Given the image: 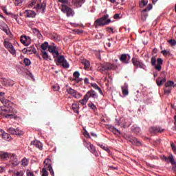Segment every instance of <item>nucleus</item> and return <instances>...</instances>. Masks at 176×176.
<instances>
[{
	"label": "nucleus",
	"mask_w": 176,
	"mask_h": 176,
	"mask_svg": "<svg viewBox=\"0 0 176 176\" xmlns=\"http://www.w3.org/2000/svg\"><path fill=\"white\" fill-rule=\"evenodd\" d=\"M0 101L5 107L1 108L0 116H1V118H6V119H13V118H14V112H13V109L10 107L12 104L10 100L1 98Z\"/></svg>",
	"instance_id": "f257e3e1"
},
{
	"label": "nucleus",
	"mask_w": 176,
	"mask_h": 176,
	"mask_svg": "<svg viewBox=\"0 0 176 176\" xmlns=\"http://www.w3.org/2000/svg\"><path fill=\"white\" fill-rule=\"evenodd\" d=\"M116 65L115 64L104 63L103 64H100L98 66V71L102 74H107V71H111V69H115Z\"/></svg>",
	"instance_id": "f03ea898"
},
{
	"label": "nucleus",
	"mask_w": 176,
	"mask_h": 176,
	"mask_svg": "<svg viewBox=\"0 0 176 176\" xmlns=\"http://www.w3.org/2000/svg\"><path fill=\"white\" fill-rule=\"evenodd\" d=\"M109 17V15L108 14L104 15L100 19H97L95 21L96 25H98V27H104V25H108L109 23H111V19H108Z\"/></svg>",
	"instance_id": "7ed1b4c3"
},
{
	"label": "nucleus",
	"mask_w": 176,
	"mask_h": 176,
	"mask_svg": "<svg viewBox=\"0 0 176 176\" xmlns=\"http://www.w3.org/2000/svg\"><path fill=\"white\" fill-rule=\"evenodd\" d=\"M151 64L153 67H155V69L157 71H162V65H163V59L158 58L157 59V64L156 65V57L152 56Z\"/></svg>",
	"instance_id": "20e7f679"
},
{
	"label": "nucleus",
	"mask_w": 176,
	"mask_h": 176,
	"mask_svg": "<svg viewBox=\"0 0 176 176\" xmlns=\"http://www.w3.org/2000/svg\"><path fill=\"white\" fill-rule=\"evenodd\" d=\"M36 12L39 13H45L46 12V1H43L42 3H37L36 6L33 8Z\"/></svg>",
	"instance_id": "39448f33"
},
{
	"label": "nucleus",
	"mask_w": 176,
	"mask_h": 176,
	"mask_svg": "<svg viewBox=\"0 0 176 176\" xmlns=\"http://www.w3.org/2000/svg\"><path fill=\"white\" fill-rule=\"evenodd\" d=\"M4 47H6V49H8V52L13 56L16 54V50L14 49V47L13 46V44H12V43H10L9 41L5 40Z\"/></svg>",
	"instance_id": "423d86ee"
},
{
	"label": "nucleus",
	"mask_w": 176,
	"mask_h": 176,
	"mask_svg": "<svg viewBox=\"0 0 176 176\" xmlns=\"http://www.w3.org/2000/svg\"><path fill=\"white\" fill-rule=\"evenodd\" d=\"M68 6H63L61 10L63 13H66L67 17H72L75 14V12Z\"/></svg>",
	"instance_id": "0eeeda50"
},
{
	"label": "nucleus",
	"mask_w": 176,
	"mask_h": 176,
	"mask_svg": "<svg viewBox=\"0 0 176 176\" xmlns=\"http://www.w3.org/2000/svg\"><path fill=\"white\" fill-rule=\"evenodd\" d=\"M153 8L152 4H148L147 7L142 11V21H146V19L148 18V12Z\"/></svg>",
	"instance_id": "6e6552de"
},
{
	"label": "nucleus",
	"mask_w": 176,
	"mask_h": 176,
	"mask_svg": "<svg viewBox=\"0 0 176 176\" xmlns=\"http://www.w3.org/2000/svg\"><path fill=\"white\" fill-rule=\"evenodd\" d=\"M7 131L8 133H10V134H12L13 135H23V134H24V132H23V131L12 127L8 128L7 129Z\"/></svg>",
	"instance_id": "1a4fd4ad"
},
{
	"label": "nucleus",
	"mask_w": 176,
	"mask_h": 176,
	"mask_svg": "<svg viewBox=\"0 0 176 176\" xmlns=\"http://www.w3.org/2000/svg\"><path fill=\"white\" fill-rule=\"evenodd\" d=\"M85 96L88 100L89 98H93L94 100H97V98H98V94H97V92L93 89L88 91L86 93Z\"/></svg>",
	"instance_id": "9d476101"
},
{
	"label": "nucleus",
	"mask_w": 176,
	"mask_h": 176,
	"mask_svg": "<svg viewBox=\"0 0 176 176\" xmlns=\"http://www.w3.org/2000/svg\"><path fill=\"white\" fill-rule=\"evenodd\" d=\"M66 91L68 94H70V96H72L73 97H74V98H80V94L78 93L76 90L71 87H69L68 89H67Z\"/></svg>",
	"instance_id": "9b49d317"
},
{
	"label": "nucleus",
	"mask_w": 176,
	"mask_h": 176,
	"mask_svg": "<svg viewBox=\"0 0 176 176\" xmlns=\"http://www.w3.org/2000/svg\"><path fill=\"white\" fill-rule=\"evenodd\" d=\"M10 163L13 164L14 167L20 164V162H19V160L17 159V156H16V154H10Z\"/></svg>",
	"instance_id": "f8f14e48"
},
{
	"label": "nucleus",
	"mask_w": 176,
	"mask_h": 176,
	"mask_svg": "<svg viewBox=\"0 0 176 176\" xmlns=\"http://www.w3.org/2000/svg\"><path fill=\"white\" fill-rule=\"evenodd\" d=\"M2 85L6 87H9V86L14 85V81L10 78H3L2 80Z\"/></svg>",
	"instance_id": "ddd939ff"
},
{
	"label": "nucleus",
	"mask_w": 176,
	"mask_h": 176,
	"mask_svg": "<svg viewBox=\"0 0 176 176\" xmlns=\"http://www.w3.org/2000/svg\"><path fill=\"white\" fill-rule=\"evenodd\" d=\"M149 131L152 134H156V133H163V131H164V129H162V127L160 126H151L149 129Z\"/></svg>",
	"instance_id": "4468645a"
},
{
	"label": "nucleus",
	"mask_w": 176,
	"mask_h": 176,
	"mask_svg": "<svg viewBox=\"0 0 176 176\" xmlns=\"http://www.w3.org/2000/svg\"><path fill=\"white\" fill-rule=\"evenodd\" d=\"M130 58H131L130 55L123 54L121 55V56L120 58V61H122L124 64H129V63L130 62Z\"/></svg>",
	"instance_id": "2eb2a0df"
},
{
	"label": "nucleus",
	"mask_w": 176,
	"mask_h": 176,
	"mask_svg": "<svg viewBox=\"0 0 176 176\" xmlns=\"http://www.w3.org/2000/svg\"><path fill=\"white\" fill-rule=\"evenodd\" d=\"M86 2V0H72V3L76 9L82 8V5Z\"/></svg>",
	"instance_id": "dca6fc26"
},
{
	"label": "nucleus",
	"mask_w": 176,
	"mask_h": 176,
	"mask_svg": "<svg viewBox=\"0 0 176 176\" xmlns=\"http://www.w3.org/2000/svg\"><path fill=\"white\" fill-rule=\"evenodd\" d=\"M167 82V77L164 76V78L158 77L156 80V83L157 86H162L163 84L166 83Z\"/></svg>",
	"instance_id": "f3484780"
},
{
	"label": "nucleus",
	"mask_w": 176,
	"mask_h": 176,
	"mask_svg": "<svg viewBox=\"0 0 176 176\" xmlns=\"http://www.w3.org/2000/svg\"><path fill=\"white\" fill-rule=\"evenodd\" d=\"M28 39H30V36L25 35L21 36V42L24 46H28L30 45V43L28 42Z\"/></svg>",
	"instance_id": "a211bd4d"
},
{
	"label": "nucleus",
	"mask_w": 176,
	"mask_h": 176,
	"mask_svg": "<svg viewBox=\"0 0 176 176\" xmlns=\"http://www.w3.org/2000/svg\"><path fill=\"white\" fill-rule=\"evenodd\" d=\"M122 91L123 96H129V85L126 82L122 86Z\"/></svg>",
	"instance_id": "6ab92c4d"
},
{
	"label": "nucleus",
	"mask_w": 176,
	"mask_h": 176,
	"mask_svg": "<svg viewBox=\"0 0 176 176\" xmlns=\"http://www.w3.org/2000/svg\"><path fill=\"white\" fill-rule=\"evenodd\" d=\"M0 135H1L2 138L6 140V141H9L10 140V135L3 131V130H0Z\"/></svg>",
	"instance_id": "aec40b11"
},
{
	"label": "nucleus",
	"mask_w": 176,
	"mask_h": 176,
	"mask_svg": "<svg viewBox=\"0 0 176 176\" xmlns=\"http://www.w3.org/2000/svg\"><path fill=\"white\" fill-rule=\"evenodd\" d=\"M24 14L25 17L30 18V17H35L36 14L35 12L33 10H26L24 12Z\"/></svg>",
	"instance_id": "412c9836"
},
{
	"label": "nucleus",
	"mask_w": 176,
	"mask_h": 176,
	"mask_svg": "<svg viewBox=\"0 0 176 176\" xmlns=\"http://www.w3.org/2000/svg\"><path fill=\"white\" fill-rule=\"evenodd\" d=\"M10 157V153L0 151V159L1 160H6V159H9Z\"/></svg>",
	"instance_id": "4be33fe9"
},
{
	"label": "nucleus",
	"mask_w": 176,
	"mask_h": 176,
	"mask_svg": "<svg viewBox=\"0 0 176 176\" xmlns=\"http://www.w3.org/2000/svg\"><path fill=\"white\" fill-rule=\"evenodd\" d=\"M31 145H34L36 146V148H38V149L42 150L43 148V146L42 145V143L38 140H34L31 142Z\"/></svg>",
	"instance_id": "5701e85b"
},
{
	"label": "nucleus",
	"mask_w": 176,
	"mask_h": 176,
	"mask_svg": "<svg viewBox=\"0 0 176 176\" xmlns=\"http://www.w3.org/2000/svg\"><path fill=\"white\" fill-rule=\"evenodd\" d=\"M89 152L91 153L94 156L96 157H98V153L97 152V150L96 149V146L94 145H91L89 148H88Z\"/></svg>",
	"instance_id": "b1692460"
},
{
	"label": "nucleus",
	"mask_w": 176,
	"mask_h": 176,
	"mask_svg": "<svg viewBox=\"0 0 176 176\" xmlns=\"http://www.w3.org/2000/svg\"><path fill=\"white\" fill-rule=\"evenodd\" d=\"M129 141L130 142H131V144H133L134 145H138V146L141 145V142H140V140H138V139H137L135 137L130 138Z\"/></svg>",
	"instance_id": "393cba45"
},
{
	"label": "nucleus",
	"mask_w": 176,
	"mask_h": 176,
	"mask_svg": "<svg viewBox=\"0 0 176 176\" xmlns=\"http://www.w3.org/2000/svg\"><path fill=\"white\" fill-rule=\"evenodd\" d=\"M26 53H28V54H35L36 53V49L34 46H30L27 48Z\"/></svg>",
	"instance_id": "a878e982"
},
{
	"label": "nucleus",
	"mask_w": 176,
	"mask_h": 176,
	"mask_svg": "<svg viewBox=\"0 0 176 176\" xmlns=\"http://www.w3.org/2000/svg\"><path fill=\"white\" fill-rule=\"evenodd\" d=\"M73 76H74V79L73 80L76 82V83H79V76H80V74L79 73V72H75L73 74Z\"/></svg>",
	"instance_id": "bb28decb"
},
{
	"label": "nucleus",
	"mask_w": 176,
	"mask_h": 176,
	"mask_svg": "<svg viewBox=\"0 0 176 176\" xmlns=\"http://www.w3.org/2000/svg\"><path fill=\"white\" fill-rule=\"evenodd\" d=\"M131 130L133 133H135V134H140V133H141V128L137 126V125H133L131 127Z\"/></svg>",
	"instance_id": "cd10ccee"
},
{
	"label": "nucleus",
	"mask_w": 176,
	"mask_h": 176,
	"mask_svg": "<svg viewBox=\"0 0 176 176\" xmlns=\"http://www.w3.org/2000/svg\"><path fill=\"white\" fill-rule=\"evenodd\" d=\"M82 64L84 65V68L85 69H89V68L90 67V62H89V60H87L86 59H83L82 60Z\"/></svg>",
	"instance_id": "c85d7f7f"
},
{
	"label": "nucleus",
	"mask_w": 176,
	"mask_h": 176,
	"mask_svg": "<svg viewBox=\"0 0 176 176\" xmlns=\"http://www.w3.org/2000/svg\"><path fill=\"white\" fill-rule=\"evenodd\" d=\"M141 61L140 60V59L137 58H132V63L133 65L136 67V68H138V65H140V63Z\"/></svg>",
	"instance_id": "c756f323"
},
{
	"label": "nucleus",
	"mask_w": 176,
	"mask_h": 176,
	"mask_svg": "<svg viewBox=\"0 0 176 176\" xmlns=\"http://www.w3.org/2000/svg\"><path fill=\"white\" fill-rule=\"evenodd\" d=\"M87 101H89V99L87 98L86 95H85L83 98L79 100V102L80 104H81V105H86V104H87Z\"/></svg>",
	"instance_id": "7c9ffc66"
},
{
	"label": "nucleus",
	"mask_w": 176,
	"mask_h": 176,
	"mask_svg": "<svg viewBox=\"0 0 176 176\" xmlns=\"http://www.w3.org/2000/svg\"><path fill=\"white\" fill-rule=\"evenodd\" d=\"M55 50H57V47H56L54 44L48 46V52H50V53H53Z\"/></svg>",
	"instance_id": "2f4dec72"
},
{
	"label": "nucleus",
	"mask_w": 176,
	"mask_h": 176,
	"mask_svg": "<svg viewBox=\"0 0 176 176\" xmlns=\"http://www.w3.org/2000/svg\"><path fill=\"white\" fill-rule=\"evenodd\" d=\"M168 159L170 162V163L171 164L172 166H174V164H176V162L175 160H174V156L173 155V154H170L168 157Z\"/></svg>",
	"instance_id": "473e14b6"
},
{
	"label": "nucleus",
	"mask_w": 176,
	"mask_h": 176,
	"mask_svg": "<svg viewBox=\"0 0 176 176\" xmlns=\"http://www.w3.org/2000/svg\"><path fill=\"white\" fill-rule=\"evenodd\" d=\"M72 108L76 113H79V110L78 109L79 108V105H78L76 103H73L72 105Z\"/></svg>",
	"instance_id": "72a5a7b5"
},
{
	"label": "nucleus",
	"mask_w": 176,
	"mask_h": 176,
	"mask_svg": "<svg viewBox=\"0 0 176 176\" xmlns=\"http://www.w3.org/2000/svg\"><path fill=\"white\" fill-rule=\"evenodd\" d=\"M41 47L43 50L42 52H46L49 47V43L45 41L44 43L41 44Z\"/></svg>",
	"instance_id": "f704fd0d"
},
{
	"label": "nucleus",
	"mask_w": 176,
	"mask_h": 176,
	"mask_svg": "<svg viewBox=\"0 0 176 176\" xmlns=\"http://www.w3.org/2000/svg\"><path fill=\"white\" fill-rule=\"evenodd\" d=\"M42 53V57L44 60H49V54H47V52L46 51H41Z\"/></svg>",
	"instance_id": "c9c22d12"
},
{
	"label": "nucleus",
	"mask_w": 176,
	"mask_h": 176,
	"mask_svg": "<svg viewBox=\"0 0 176 176\" xmlns=\"http://www.w3.org/2000/svg\"><path fill=\"white\" fill-rule=\"evenodd\" d=\"M174 86V81L169 80L165 83V87H173Z\"/></svg>",
	"instance_id": "e433bc0d"
},
{
	"label": "nucleus",
	"mask_w": 176,
	"mask_h": 176,
	"mask_svg": "<svg viewBox=\"0 0 176 176\" xmlns=\"http://www.w3.org/2000/svg\"><path fill=\"white\" fill-rule=\"evenodd\" d=\"M36 2H38V0H32V2L28 5V8H34V6H36Z\"/></svg>",
	"instance_id": "4c0bfd02"
},
{
	"label": "nucleus",
	"mask_w": 176,
	"mask_h": 176,
	"mask_svg": "<svg viewBox=\"0 0 176 176\" xmlns=\"http://www.w3.org/2000/svg\"><path fill=\"white\" fill-rule=\"evenodd\" d=\"M88 107H89V108H91V109H92V111H97V107L93 102L89 103Z\"/></svg>",
	"instance_id": "58836bf2"
},
{
	"label": "nucleus",
	"mask_w": 176,
	"mask_h": 176,
	"mask_svg": "<svg viewBox=\"0 0 176 176\" xmlns=\"http://www.w3.org/2000/svg\"><path fill=\"white\" fill-rule=\"evenodd\" d=\"M65 60H66L65 58L63 55L58 57V63H59V64H62L65 61Z\"/></svg>",
	"instance_id": "ea45409f"
},
{
	"label": "nucleus",
	"mask_w": 176,
	"mask_h": 176,
	"mask_svg": "<svg viewBox=\"0 0 176 176\" xmlns=\"http://www.w3.org/2000/svg\"><path fill=\"white\" fill-rule=\"evenodd\" d=\"M58 2H60L62 3V8L63 6H69V2L68 1V0H58Z\"/></svg>",
	"instance_id": "a19ab883"
},
{
	"label": "nucleus",
	"mask_w": 176,
	"mask_h": 176,
	"mask_svg": "<svg viewBox=\"0 0 176 176\" xmlns=\"http://www.w3.org/2000/svg\"><path fill=\"white\" fill-rule=\"evenodd\" d=\"M98 146H100V148H101L102 149H103L104 151H106V152H110L109 148H108V146H105L102 144H97Z\"/></svg>",
	"instance_id": "79ce46f5"
},
{
	"label": "nucleus",
	"mask_w": 176,
	"mask_h": 176,
	"mask_svg": "<svg viewBox=\"0 0 176 176\" xmlns=\"http://www.w3.org/2000/svg\"><path fill=\"white\" fill-rule=\"evenodd\" d=\"M21 163L23 167H27V166H28V159L23 158L21 161Z\"/></svg>",
	"instance_id": "37998d69"
},
{
	"label": "nucleus",
	"mask_w": 176,
	"mask_h": 176,
	"mask_svg": "<svg viewBox=\"0 0 176 176\" xmlns=\"http://www.w3.org/2000/svg\"><path fill=\"white\" fill-rule=\"evenodd\" d=\"M146 5H148V0H141L140 2V8H144V6H146Z\"/></svg>",
	"instance_id": "c03bdc74"
},
{
	"label": "nucleus",
	"mask_w": 176,
	"mask_h": 176,
	"mask_svg": "<svg viewBox=\"0 0 176 176\" xmlns=\"http://www.w3.org/2000/svg\"><path fill=\"white\" fill-rule=\"evenodd\" d=\"M52 54L54 58H58V56H60V53H58L57 50H55L53 52H52Z\"/></svg>",
	"instance_id": "a18cd8bd"
},
{
	"label": "nucleus",
	"mask_w": 176,
	"mask_h": 176,
	"mask_svg": "<svg viewBox=\"0 0 176 176\" xmlns=\"http://www.w3.org/2000/svg\"><path fill=\"white\" fill-rule=\"evenodd\" d=\"M23 63L26 67L31 65V60L27 58H24Z\"/></svg>",
	"instance_id": "49530a36"
},
{
	"label": "nucleus",
	"mask_w": 176,
	"mask_h": 176,
	"mask_svg": "<svg viewBox=\"0 0 176 176\" xmlns=\"http://www.w3.org/2000/svg\"><path fill=\"white\" fill-rule=\"evenodd\" d=\"M138 68H142V69H144V71H146V65H145L142 62L140 61L139 63Z\"/></svg>",
	"instance_id": "de8ad7c7"
},
{
	"label": "nucleus",
	"mask_w": 176,
	"mask_h": 176,
	"mask_svg": "<svg viewBox=\"0 0 176 176\" xmlns=\"http://www.w3.org/2000/svg\"><path fill=\"white\" fill-rule=\"evenodd\" d=\"M43 168H45V170H48V171H50V170H52V168H53V167H52V164H47L44 165V167Z\"/></svg>",
	"instance_id": "09e8293b"
},
{
	"label": "nucleus",
	"mask_w": 176,
	"mask_h": 176,
	"mask_svg": "<svg viewBox=\"0 0 176 176\" xmlns=\"http://www.w3.org/2000/svg\"><path fill=\"white\" fill-rule=\"evenodd\" d=\"M34 32L36 34V35H37V36L38 38H41V36H42V34L41 33V32L39 31V30L38 29H34L33 30Z\"/></svg>",
	"instance_id": "8fccbe9b"
},
{
	"label": "nucleus",
	"mask_w": 176,
	"mask_h": 176,
	"mask_svg": "<svg viewBox=\"0 0 176 176\" xmlns=\"http://www.w3.org/2000/svg\"><path fill=\"white\" fill-rule=\"evenodd\" d=\"M164 91L166 94H170L171 93V87H165Z\"/></svg>",
	"instance_id": "3c124183"
},
{
	"label": "nucleus",
	"mask_w": 176,
	"mask_h": 176,
	"mask_svg": "<svg viewBox=\"0 0 176 176\" xmlns=\"http://www.w3.org/2000/svg\"><path fill=\"white\" fill-rule=\"evenodd\" d=\"M62 67L63 68H69V63L65 60L63 63H62Z\"/></svg>",
	"instance_id": "603ef678"
},
{
	"label": "nucleus",
	"mask_w": 176,
	"mask_h": 176,
	"mask_svg": "<svg viewBox=\"0 0 176 176\" xmlns=\"http://www.w3.org/2000/svg\"><path fill=\"white\" fill-rule=\"evenodd\" d=\"M41 176H49V172H47L45 168H43Z\"/></svg>",
	"instance_id": "864d4df0"
},
{
	"label": "nucleus",
	"mask_w": 176,
	"mask_h": 176,
	"mask_svg": "<svg viewBox=\"0 0 176 176\" xmlns=\"http://www.w3.org/2000/svg\"><path fill=\"white\" fill-rule=\"evenodd\" d=\"M168 42L169 45H171V46H175V45H176V41L175 40L170 39Z\"/></svg>",
	"instance_id": "5fc2aeb1"
},
{
	"label": "nucleus",
	"mask_w": 176,
	"mask_h": 176,
	"mask_svg": "<svg viewBox=\"0 0 176 176\" xmlns=\"http://www.w3.org/2000/svg\"><path fill=\"white\" fill-rule=\"evenodd\" d=\"M91 86L94 87V89H95L96 90H100L99 86L96 83H91Z\"/></svg>",
	"instance_id": "6e6d98bb"
},
{
	"label": "nucleus",
	"mask_w": 176,
	"mask_h": 176,
	"mask_svg": "<svg viewBox=\"0 0 176 176\" xmlns=\"http://www.w3.org/2000/svg\"><path fill=\"white\" fill-rule=\"evenodd\" d=\"M44 164H52V160L49 158H47L44 161Z\"/></svg>",
	"instance_id": "4d7b16f0"
},
{
	"label": "nucleus",
	"mask_w": 176,
	"mask_h": 176,
	"mask_svg": "<svg viewBox=\"0 0 176 176\" xmlns=\"http://www.w3.org/2000/svg\"><path fill=\"white\" fill-rule=\"evenodd\" d=\"M162 54H163V56H167V54H170V52L169 51H167L166 50H162L161 52Z\"/></svg>",
	"instance_id": "13d9d810"
},
{
	"label": "nucleus",
	"mask_w": 176,
	"mask_h": 176,
	"mask_svg": "<svg viewBox=\"0 0 176 176\" xmlns=\"http://www.w3.org/2000/svg\"><path fill=\"white\" fill-rule=\"evenodd\" d=\"M170 146L172 148V151H173V152L175 153H176V146H175V144H174L173 143H171Z\"/></svg>",
	"instance_id": "bf43d9fd"
},
{
	"label": "nucleus",
	"mask_w": 176,
	"mask_h": 176,
	"mask_svg": "<svg viewBox=\"0 0 176 176\" xmlns=\"http://www.w3.org/2000/svg\"><path fill=\"white\" fill-rule=\"evenodd\" d=\"M84 136L86 137V138H90V134L87 130H85L84 132Z\"/></svg>",
	"instance_id": "052dcab7"
},
{
	"label": "nucleus",
	"mask_w": 176,
	"mask_h": 176,
	"mask_svg": "<svg viewBox=\"0 0 176 176\" xmlns=\"http://www.w3.org/2000/svg\"><path fill=\"white\" fill-rule=\"evenodd\" d=\"M26 175H27V176H35V175H34V173H32V172H31V171H30V170H27V171H26Z\"/></svg>",
	"instance_id": "680f3d73"
},
{
	"label": "nucleus",
	"mask_w": 176,
	"mask_h": 176,
	"mask_svg": "<svg viewBox=\"0 0 176 176\" xmlns=\"http://www.w3.org/2000/svg\"><path fill=\"white\" fill-rule=\"evenodd\" d=\"M84 145H85V148H87V149H89L90 146L92 144L90 142H85Z\"/></svg>",
	"instance_id": "e2e57ef3"
},
{
	"label": "nucleus",
	"mask_w": 176,
	"mask_h": 176,
	"mask_svg": "<svg viewBox=\"0 0 176 176\" xmlns=\"http://www.w3.org/2000/svg\"><path fill=\"white\" fill-rule=\"evenodd\" d=\"M110 130H115L116 131H117V133H119V134H121L120 131H119L118 129H117L116 128H115L112 126H110Z\"/></svg>",
	"instance_id": "0e129e2a"
},
{
	"label": "nucleus",
	"mask_w": 176,
	"mask_h": 176,
	"mask_svg": "<svg viewBox=\"0 0 176 176\" xmlns=\"http://www.w3.org/2000/svg\"><path fill=\"white\" fill-rule=\"evenodd\" d=\"M13 19H14V20H16V23H18V24H20V21H19V16L17 15H13Z\"/></svg>",
	"instance_id": "69168bd1"
},
{
	"label": "nucleus",
	"mask_w": 176,
	"mask_h": 176,
	"mask_svg": "<svg viewBox=\"0 0 176 176\" xmlns=\"http://www.w3.org/2000/svg\"><path fill=\"white\" fill-rule=\"evenodd\" d=\"M113 19H120V14H115L113 15Z\"/></svg>",
	"instance_id": "338daca9"
},
{
	"label": "nucleus",
	"mask_w": 176,
	"mask_h": 176,
	"mask_svg": "<svg viewBox=\"0 0 176 176\" xmlns=\"http://www.w3.org/2000/svg\"><path fill=\"white\" fill-rule=\"evenodd\" d=\"M49 171L52 176H54V171L53 170V168L50 169Z\"/></svg>",
	"instance_id": "774afa93"
}]
</instances>
